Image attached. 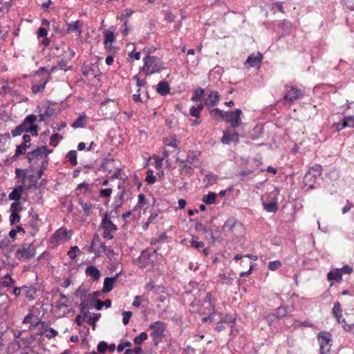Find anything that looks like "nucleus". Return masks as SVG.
Wrapping results in <instances>:
<instances>
[{
    "instance_id": "56",
    "label": "nucleus",
    "mask_w": 354,
    "mask_h": 354,
    "mask_svg": "<svg viewBox=\"0 0 354 354\" xmlns=\"http://www.w3.org/2000/svg\"><path fill=\"white\" fill-rule=\"evenodd\" d=\"M236 319L232 317L230 315H225L224 317H223L221 319V323H229V324H235Z\"/></svg>"
},
{
    "instance_id": "47",
    "label": "nucleus",
    "mask_w": 354,
    "mask_h": 354,
    "mask_svg": "<svg viewBox=\"0 0 354 354\" xmlns=\"http://www.w3.org/2000/svg\"><path fill=\"white\" fill-rule=\"evenodd\" d=\"M206 179L208 181V184L209 185H214L216 183L218 180V176L213 174V173H209L205 176Z\"/></svg>"
},
{
    "instance_id": "35",
    "label": "nucleus",
    "mask_w": 354,
    "mask_h": 354,
    "mask_svg": "<svg viewBox=\"0 0 354 354\" xmlns=\"http://www.w3.org/2000/svg\"><path fill=\"white\" fill-rule=\"evenodd\" d=\"M317 178L312 176L310 174L306 173L304 177V183L306 186H308V188L312 189L315 188L314 183Z\"/></svg>"
},
{
    "instance_id": "13",
    "label": "nucleus",
    "mask_w": 354,
    "mask_h": 354,
    "mask_svg": "<svg viewBox=\"0 0 354 354\" xmlns=\"http://www.w3.org/2000/svg\"><path fill=\"white\" fill-rule=\"evenodd\" d=\"M101 225L104 231L114 232L117 230V226L109 218L107 214L103 217Z\"/></svg>"
},
{
    "instance_id": "59",
    "label": "nucleus",
    "mask_w": 354,
    "mask_h": 354,
    "mask_svg": "<svg viewBox=\"0 0 354 354\" xmlns=\"http://www.w3.org/2000/svg\"><path fill=\"white\" fill-rule=\"evenodd\" d=\"M212 234H213L211 236L212 238H213L212 243L221 241V232L218 230H212Z\"/></svg>"
},
{
    "instance_id": "43",
    "label": "nucleus",
    "mask_w": 354,
    "mask_h": 354,
    "mask_svg": "<svg viewBox=\"0 0 354 354\" xmlns=\"http://www.w3.org/2000/svg\"><path fill=\"white\" fill-rule=\"evenodd\" d=\"M15 174L17 177L23 178L22 184L26 183V177L28 176L26 169L17 168L15 170Z\"/></svg>"
},
{
    "instance_id": "61",
    "label": "nucleus",
    "mask_w": 354,
    "mask_h": 354,
    "mask_svg": "<svg viewBox=\"0 0 354 354\" xmlns=\"http://www.w3.org/2000/svg\"><path fill=\"white\" fill-rule=\"evenodd\" d=\"M20 221V216L17 213H12L10 216V223L11 225L19 223Z\"/></svg>"
},
{
    "instance_id": "8",
    "label": "nucleus",
    "mask_w": 354,
    "mask_h": 354,
    "mask_svg": "<svg viewBox=\"0 0 354 354\" xmlns=\"http://www.w3.org/2000/svg\"><path fill=\"white\" fill-rule=\"evenodd\" d=\"M234 129L227 127L223 131V135L221 140L223 144L230 145L231 143H238L239 142V135Z\"/></svg>"
},
{
    "instance_id": "14",
    "label": "nucleus",
    "mask_w": 354,
    "mask_h": 354,
    "mask_svg": "<svg viewBox=\"0 0 354 354\" xmlns=\"http://www.w3.org/2000/svg\"><path fill=\"white\" fill-rule=\"evenodd\" d=\"M263 59V55L261 53H258L257 55H250L247 60L246 63H248L252 67H259Z\"/></svg>"
},
{
    "instance_id": "57",
    "label": "nucleus",
    "mask_w": 354,
    "mask_h": 354,
    "mask_svg": "<svg viewBox=\"0 0 354 354\" xmlns=\"http://www.w3.org/2000/svg\"><path fill=\"white\" fill-rule=\"evenodd\" d=\"M184 171L180 174L191 176L194 174V169L192 167L188 165H184Z\"/></svg>"
},
{
    "instance_id": "3",
    "label": "nucleus",
    "mask_w": 354,
    "mask_h": 354,
    "mask_svg": "<svg viewBox=\"0 0 354 354\" xmlns=\"http://www.w3.org/2000/svg\"><path fill=\"white\" fill-rule=\"evenodd\" d=\"M149 327L152 330L150 335L152 337L153 343L155 346H157L165 337L166 324L161 321H157L151 323Z\"/></svg>"
},
{
    "instance_id": "9",
    "label": "nucleus",
    "mask_w": 354,
    "mask_h": 354,
    "mask_svg": "<svg viewBox=\"0 0 354 354\" xmlns=\"http://www.w3.org/2000/svg\"><path fill=\"white\" fill-rule=\"evenodd\" d=\"M304 93L301 89L293 86H286V92L284 94V99L286 100L293 102L302 97Z\"/></svg>"
},
{
    "instance_id": "49",
    "label": "nucleus",
    "mask_w": 354,
    "mask_h": 354,
    "mask_svg": "<svg viewBox=\"0 0 354 354\" xmlns=\"http://www.w3.org/2000/svg\"><path fill=\"white\" fill-rule=\"evenodd\" d=\"M145 181L149 185H152L156 183V176H154L153 174V171L151 170L148 171V174H147V177L145 178Z\"/></svg>"
},
{
    "instance_id": "37",
    "label": "nucleus",
    "mask_w": 354,
    "mask_h": 354,
    "mask_svg": "<svg viewBox=\"0 0 354 354\" xmlns=\"http://www.w3.org/2000/svg\"><path fill=\"white\" fill-rule=\"evenodd\" d=\"M205 93V91L201 87H198L195 89L194 95L191 97L192 102H198L201 100V97Z\"/></svg>"
},
{
    "instance_id": "48",
    "label": "nucleus",
    "mask_w": 354,
    "mask_h": 354,
    "mask_svg": "<svg viewBox=\"0 0 354 354\" xmlns=\"http://www.w3.org/2000/svg\"><path fill=\"white\" fill-rule=\"evenodd\" d=\"M147 204V200L144 194H141L138 195V202L136 206L137 209L142 208Z\"/></svg>"
},
{
    "instance_id": "29",
    "label": "nucleus",
    "mask_w": 354,
    "mask_h": 354,
    "mask_svg": "<svg viewBox=\"0 0 354 354\" xmlns=\"http://www.w3.org/2000/svg\"><path fill=\"white\" fill-rule=\"evenodd\" d=\"M345 127L354 128V115L345 117L343 120V123L341 124V127H338V131Z\"/></svg>"
},
{
    "instance_id": "34",
    "label": "nucleus",
    "mask_w": 354,
    "mask_h": 354,
    "mask_svg": "<svg viewBox=\"0 0 354 354\" xmlns=\"http://www.w3.org/2000/svg\"><path fill=\"white\" fill-rule=\"evenodd\" d=\"M216 194L213 192H209L203 196L202 201L207 205H212L215 203Z\"/></svg>"
},
{
    "instance_id": "6",
    "label": "nucleus",
    "mask_w": 354,
    "mask_h": 354,
    "mask_svg": "<svg viewBox=\"0 0 354 354\" xmlns=\"http://www.w3.org/2000/svg\"><path fill=\"white\" fill-rule=\"evenodd\" d=\"M35 254V247L33 243H24L16 250V257L19 259H30Z\"/></svg>"
},
{
    "instance_id": "41",
    "label": "nucleus",
    "mask_w": 354,
    "mask_h": 354,
    "mask_svg": "<svg viewBox=\"0 0 354 354\" xmlns=\"http://www.w3.org/2000/svg\"><path fill=\"white\" fill-rule=\"evenodd\" d=\"M133 10L131 9H126L120 16V19L124 21V26L127 24L128 19L133 15Z\"/></svg>"
},
{
    "instance_id": "46",
    "label": "nucleus",
    "mask_w": 354,
    "mask_h": 354,
    "mask_svg": "<svg viewBox=\"0 0 354 354\" xmlns=\"http://www.w3.org/2000/svg\"><path fill=\"white\" fill-rule=\"evenodd\" d=\"M281 266V263L280 261H278V260L270 261L268 265L269 270H270L272 271L277 270Z\"/></svg>"
},
{
    "instance_id": "52",
    "label": "nucleus",
    "mask_w": 354,
    "mask_h": 354,
    "mask_svg": "<svg viewBox=\"0 0 354 354\" xmlns=\"http://www.w3.org/2000/svg\"><path fill=\"white\" fill-rule=\"evenodd\" d=\"M80 252V249L77 245L71 248L67 254L71 259H75L76 257V253Z\"/></svg>"
},
{
    "instance_id": "23",
    "label": "nucleus",
    "mask_w": 354,
    "mask_h": 354,
    "mask_svg": "<svg viewBox=\"0 0 354 354\" xmlns=\"http://www.w3.org/2000/svg\"><path fill=\"white\" fill-rule=\"evenodd\" d=\"M327 279L328 281L339 282L342 280V272L339 268L333 269L328 272Z\"/></svg>"
},
{
    "instance_id": "31",
    "label": "nucleus",
    "mask_w": 354,
    "mask_h": 354,
    "mask_svg": "<svg viewBox=\"0 0 354 354\" xmlns=\"http://www.w3.org/2000/svg\"><path fill=\"white\" fill-rule=\"evenodd\" d=\"M288 308L281 305L278 308H277L275 313L272 314L270 316H273L278 319H281L286 317L288 315Z\"/></svg>"
},
{
    "instance_id": "7",
    "label": "nucleus",
    "mask_w": 354,
    "mask_h": 354,
    "mask_svg": "<svg viewBox=\"0 0 354 354\" xmlns=\"http://www.w3.org/2000/svg\"><path fill=\"white\" fill-rule=\"evenodd\" d=\"M241 114L242 111L239 109H236L232 111H226L225 112V115L223 120L230 124V127L236 128L242 124V120L241 119Z\"/></svg>"
},
{
    "instance_id": "51",
    "label": "nucleus",
    "mask_w": 354,
    "mask_h": 354,
    "mask_svg": "<svg viewBox=\"0 0 354 354\" xmlns=\"http://www.w3.org/2000/svg\"><path fill=\"white\" fill-rule=\"evenodd\" d=\"M21 209V205L19 201H15L10 205V211L12 213H17V212H20Z\"/></svg>"
},
{
    "instance_id": "15",
    "label": "nucleus",
    "mask_w": 354,
    "mask_h": 354,
    "mask_svg": "<svg viewBox=\"0 0 354 354\" xmlns=\"http://www.w3.org/2000/svg\"><path fill=\"white\" fill-rule=\"evenodd\" d=\"M219 102V94L217 91H212L208 97L205 100V105L208 106H214Z\"/></svg>"
},
{
    "instance_id": "25",
    "label": "nucleus",
    "mask_w": 354,
    "mask_h": 354,
    "mask_svg": "<svg viewBox=\"0 0 354 354\" xmlns=\"http://www.w3.org/2000/svg\"><path fill=\"white\" fill-rule=\"evenodd\" d=\"M86 274L87 276L91 277L93 281H97L100 277V270L94 266H91L86 268Z\"/></svg>"
},
{
    "instance_id": "45",
    "label": "nucleus",
    "mask_w": 354,
    "mask_h": 354,
    "mask_svg": "<svg viewBox=\"0 0 354 354\" xmlns=\"http://www.w3.org/2000/svg\"><path fill=\"white\" fill-rule=\"evenodd\" d=\"M198 159V154L197 153V152L189 151L186 161H187V162L189 164H192L195 160H197Z\"/></svg>"
},
{
    "instance_id": "54",
    "label": "nucleus",
    "mask_w": 354,
    "mask_h": 354,
    "mask_svg": "<svg viewBox=\"0 0 354 354\" xmlns=\"http://www.w3.org/2000/svg\"><path fill=\"white\" fill-rule=\"evenodd\" d=\"M115 39V35L111 32H107L105 33V39L104 43L105 44H111Z\"/></svg>"
},
{
    "instance_id": "2",
    "label": "nucleus",
    "mask_w": 354,
    "mask_h": 354,
    "mask_svg": "<svg viewBox=\"0 0 354 354\" xmlns=\"http://www.w3.org/2000/svg\"><path fill=\"white\" fill-rule=\"evenodd\" d=\"M157 250L150 252L148 249L143 250L140 257L135 260V263L140 268H152L155 265Z\"/></svg>"
},
{
    "instance_id": "36",
    "label": "nucleus",
    "mask_w": 354,
    "mask_h": 354,
    "mask_svg": "<svg viewBox=\"0 0 354 354\" xmlns=\"http://www.w3.org/2000/svg\"><path fill=\"white\" fill-rule=\"evenodd\" d=\"M124 193H125V191L122 190L119 194H118L115 197L114 201L112 204L113 207L115 208V209H117L122 206Z\"/></svg>"
},
{
    "instance_id": "26",
    "label": "nucleus",
    "mask_w": 354,
    "mask_h": 354,
    "mask_svg": "<svg viewBox=\"0 0 354 354\" xmlns=\"http://www.w3.org/2000/svg\"><path fill=\"white\" fill-rule=\"evenodd\" d=\"M262 205L263 206L264 209H266L268 212L274 213L278 209L277 199L270 203H266L263 201Z\"/></svg>"
},
{
    "instance_id": "39",
    "label": "nucleus",
    "mask_w": 354,
    "mask_h": 354,
    "mask_svg": "<svg viewBox=\"0 0 354 354\" xmlns=\"http://www.w3.org/2000/svg\"><path fill=\"white\" fill-rule=\"evenodd\" d=\"M86 124V116H79L73 123L72 127L74 129L83 127Z\"/></svg>"
},
{
    "instance_id": "21",
    "label": "nucleus",
    "mask_w": 354,
    "mask_h": 354,
    "mask_svg": "<svg viewBox=\"0 0 354 354\" xmlns=\"http://www.w3.org/2000/svg\"><path fill=\"white\" fill-rule=\"evenodd\" d=\"M24 189V187L23 185H19L15 187L9 194L8 198L11 201H18L21 198Z\"/></svg>"
},
{
    "instance_id": "62",
    "label": "nucleus",
    "mask_w": 354,
    "mask_h": 354,
    "mask_svg": "<svg viewBox=\"0 0 354 354\" xmlns=\"http://www.w3.org/2000/svg\"><path fill=\"white\" fill-rule=\"evenodd\" d=\"M341 324H342V327L344 329L348 332H353L354 325L353 324H348L346 323L345 319H341Z\"/></svg>"
},
{
    "instance_id": "11",
    "label": "nucleus",
    "mask_w": 354,
    "mask_h": 354,
    "mask_svg": "<svg viewBox=\"0 0 354 354\" xmlns=\"http://www.w3.org/2000/svg\"><path fill=\"white\" fill-rule=\"evenodd\" d=\"M51 152L50 150H48L46 146H41L40 147H37L32 151L28 152L26 154V158L28 159V162H32L35 159L41 156L43 154L47 155Z\"/></svg>"
},
{
    "instance_id": "30",
    "label": "nucleus",
    "mask_w": 354,
    "mask_h": 354,
    "mask_svg": "<svg viewBox=\"0 0 354 354\" xmlns=\"http://www.w3.org/2000/svg\"><path fill=\"white\" fill-rule=\"evenodd\" d=\"M322 171V167L319 164H316L310 167L307 171L308 174H310L312 176H315V178L321 176Z\"/></svg>"
},
{
    "instance_id": "32",
    "label": "nucleus",
    "mask_w": 354,
    "mask_h": 354,
    "mask_svg": "<svg viewBox=\"0 0 354 354\" xmlns=\"http://www.w3.org/2000/svg\"><path fill=\"white\" fill-rule=\"evenodd\" d=\"M332 313L333 316L337 319V322L340 323L342 318V309L339 302H335L334 304L333 308L332 309Z\"/></svg>"
},
{
    "instance_id": "44",
    "label": "nucleus",
    "mask_w": 354,
    "mask_h": 354,
    "mask_svg": "<svg viewBox=\"0 0 354 354\" xmlns=\"http://www.w3.org/2000/svg\"><path fill=\"white\" fill-rule=\"evenodd\" d=\"M148 338V335L146 332H142L140 333L139 335L136 336L134 339L133 342L136 344L140 345L145 340H147Z\"/></svg>"
},
{
    "instance_id": "20",
    "label": "nucleus",
    "mask_w": 354,
    "mask_h": 354,
    "mask_svg": "<svg viewBox=\"0 0 354 354\" xmlns=\"http://www.w3.org/2000/svg\"><path fill=\"white\" fill-rule=\"evenodd\" d=\"M237 225H241V224L234 218L230 217L223 224V229L225 232H233L234 228Z\"/></svg>"
},
{
    "instance_id": "17",
    "label": "nucleus",
    "mask_w": 354,
    "mask_h": 354,
    "mask_svg": "<svg viewBox=\"0 0 354 354\" xmlns=\"http://www.w3.org/2000/svg\"><path fill=\"white\" fill-rule=\"evenodd\" d=\"M66 33L68 34L71 32H75L77 35H80L82 34V24L79 20H77L75 21H73L70 24H66Z\"/></svg>"
},
{
    "instance_id": "10",
    "label": "nucleus",
    "mask_w": 354,
    "mask_h": 354,
    "mask_svg": "<svg viewBox=\"0 0 354 354\" xmlns=\"http://www.w3.org/2000/svg\"><path fill=\"white\" fill-rule=\"evenodd\" d=\"M105 246L104 243L101 241L99 235L95 234L93 236L89 252H93L96 256H100Z\"/></svg>"
},
{
    "instance_id": "19",
    "label": "nucleus",
    "mask_w": 354,
    "mask_h": 354,
    "mask_svg": "<svg viewBox=\"0 0 354 354\" xmlns=\"http://www.w3.org/2000/svg\"><path fill=\"white\" fill-rule=\"evenodd\" d=\"M21 290L29 301H32L35 299L37 290L34 286H24L21 287Z\"/></svg>"
},
{
    "instance_id": "64",
    "label": "nucleus",
    "mask_w": 354,
    "mask_h": 354,
    "mask_svg": "<svg viewBox=\"0 0 354 354\" xmlns=\"http://www.w3.org/2000/svg\"><path fill=\"white\" fill-rule=\"evenodd\" d=\"M112 194L111 188L102 189L100 191V195L102 197H110Z\"/></svg>"
},
{
    "instance_id": "1",
    "label": "nucleus",
    "mask_w": 354,
    "mask_h": 354,
    "mask_svg": "<svg viewBox=\"0 0 354 354\" xmlns=\"http://www.w3.org/2000/svg\"><path fill=\"white\" fill-rule=\"evenodd\" d=\"M142 71L146 75H150L156 73H160L165 69L164 64L160 58L151 56L147 54L143 58Z\"/></svg>"
},
{
    "instance_id": "28",
    "label": "nucleus",
    "mask_w": 354,
    "mask_h": 354,
    "mask_svg": "<svg viewBox=\"0 0 354 354\" xmlns=\"http://www.w3.org/2000/svg\"><path fill=\"white\" fill-rule=\"evenodd\" d=\"M50 79V76L48 75V77L45 80H44L41 83H40L39 84H33L32 86V93H37L42 92L44 90L45 86Z\"/></svg>"
},
{
    "instance_id": "4",
    "label": "nucleus",
    "mask_w": 354,
    "mask_h": 354,
    "mask_svg": "<svg viewBox=\"0 0 354 354\" xmlns=\"http://www.w3.org/2000/svg\"><path fill=\"white\" fill-rule=\"evenodd\" d=\"M319 354H330L332 335L327 331H321L317 335Z\"/></svg>"
},
{
    "instance_id": "60",
    "label": "nucleus",
    "mask_w": 354,
    "mask_h": 354,
    "mask_svg": "<svg viewBox=\"0 0 354 354\" xmlns=\"http://www.w3.org/2000/svg\"><path fill=\"white\" fill-rule=\"evenodd\" d=\"M123 319L122 322L124 325H127L129 322V319L132 316V313L131 311H124L122 313Z\"/></svg>"
},
{
    "instance_id": "58",
    "label": "nucleus",
    "mask_w": 354,
    "mask_h": 354,
    "mask_svg": "<svg viewBox=\"0 0 354 354\" xmlns=\"http://www.w3.org/2000/svg\"><path fill=\"white\" fill-rule=\"evenodd\" d=\"M24 132V129L19 125L15 129L11 131V134L12 137H17L21 136Z\"/></svg>"
},
{
    "instance_id": "55",
    "label": "nucleus",
    "mask_w": 354,
    "mask_h": 354,
    "mask_svg": "<svg viewBox=\"0 0 354 354\" xmlns=\"http://www.w3.org/2000/svg\"><path fill=\"white\" fill-rule=\"evenodd\" d=\"M97 348L99 353H103L108 349V344L104 341L100 342Z\"/></svg>"
},
{
    "instance_id": "22",
    "label": "nucleus",
    "mask_w": 354,
    "mask_h": 354,
    "mask_svg": "<svg viewBox=\"0 0 354 354\" xmlns=\"http://www.w3.org/2000/svg\"><path fill=\"white\" fill-rule=\"evenodd\" d=\"M37 120V116L33 114H30L26 117L22 123L19 124L23 129H24V132H28V129L31 125L35 122Z\"/></svg>"
},
{
    "instance_id": "63",
    "label": "nucleus",
    "mask_w": 354,
    "mask_h": 354,
    "mask_svg": "<svg viewBox=\"0 0 354 354\" xmlns=\"http://www.w3.org/2000/svg\"><path fill=\"white\" fill-rule=\"evenodd\" d=\"M339 270L342 272V274L343 273L350 274L353 272V267L348 265L344 266L342 268H339Z\"/></svg>"
},
{
    "instance_id": "24",
    "label": "nucleus",
    "mask_w": 354,
    "mask_h": 354,
    "mask_svg": "<svg viewBox=\"0 0 354 354\" xmlns=\"http://www.w3.org/2000/svg\"><path fill=\"white\" fill-rule=\"evenodd\" d=\"M157 92L161 95H166L170 92V86L167 82H160L156 88Z\"/></svg>"
},
{
    "instance_id": "27",
    "label": "nucleus",
    "mask_w": 354,
    "mask_h": 354,
    "mask_svg": "<svg viewBox=\"0 0 354 354\" xmlns=\"http://www.w3.org/2000/svg\"><path fill=\"white\" fill-rule=\"evenodd\" d=\"M55 113V109L47 106L44 113L39 114V121L44 122L50 118Z\"/></svg>"
},
{
    "instance_id": "50",
    "label": "nucleus",
    "mask_w": 354,
    "mask_h": 354,
    "mask_svg": "<svg viewBox=\"0 0 354 354\" xmlns=\"http://www.w3.org/2000/svg\"><path fill=\"white\" fill-rule=\"evenodd\" d=\"M62 139V136L58 133L53 134L50 138V145L53 147H56L57 145V140Z\"/></svg>"
},
{
    "instance_id": "53",
    "label": "nucleus",
    "mask_w": 354,
    "mask_h": 354,
    "mask_svg": "<svg viewBox=\"0 0 354 354\" xmlns=\"http://www.w3.org/2000/svg\"><path fill=\"white\" fill-rule=\"evenodd\" d=\"M197 237L194 236L193 239L190 241V245L194 248H201L204 247L203 241H198Z\"/></svg>"
},
{
    "instance_id": "42",
    "label": "nucleus",
    "mask_w": 354,
    "mask_h": 354,
    "mask_svg": "<svg viewBox=\"0 0 354 354\" xmlns=\"http://www.w3.org/2000/svg\"><path fill=\"white\" fill-rule=\"evenodd\" d=\"M191 221L194 223V229L196 231L203 232L204 234L208 232V228H207L203 223L196 219H193Z\"/></svg>"
},
{
    "instance_id": "38",
    "label": "nucleus",
    "mask_w": 354,
    "mask_h": 354,
    "mask_svg": "<svg viewBox=\"0 0 354 354\" xmlns=\"http://www.w3.org/2000/svg\"><path fill=\"white\" fill-rule=\"evenodd\" d=\"M66 157L72 166H76L77 165V151L75 150L69 151L66 154Z\"/></svg>"
},
{
    "instance_id": "12",
    "label": "nucleus",
    "mask_w": 354,
    "mask_h": 354,
    "mask_svg": "<svg viewBox=\"0 0 354 354\" xmlns=\"http://www.w3.org/2000/svg\"><path fill=\"white\" fill-rule=\"evenodd\" d=\"M69 233L70 232L67 231L66 229L59 228L53 234L52 239L56 242L66 241L71 238Z\"/></svg>"
},
{
    "instance_id": "18",
    "label": "nucleus",
    "mask_w": 354,
    "mask_h": 354,
    "mask_svg": "<svg viewBox=\"0 0 354 354\" xmlns=\"http://www.w3.org/2000/svg\"><path fill=\"white\" fill-rule=\"evenodd\" d=\"M82 73L84 76H93L94 77L97 75V67L93 64L92 65H83Z\"/></svg>"
},
{
    "instance_id": "16",
    "label": "nucleus",
    "mask_w": 354,
    "mask_h": 354,
    "mask_svg": "<svg viewBox=\"0 0 354 354\" xmlns=\"http://www.w3.org/2000/svg\"><path fill=\"white\" fill-rule=\"evenodd\" d=\"M119 274H116L114 277H106L104 281V286L102 288L103 292H109L112 290L113 283L117 280Z\"/></svg>"
},
{
    "instance_id": "33",
    "label": "nucleus",
    "mask_w": 354,
    "mask_h": 354,
    "mask_svg": "<svg viewBox=\"0 0 354 354\" xmlns=\"http://www.w3.org/2000/svg\"><path fill=\"white\" fill-rule=\"evenodd\" d=\"M28 181V183L23 184L24 187H26L28 189H30L33 187H37V179L33 174L28 175L26 177V182Z\"/></svg>"
},
{
    "instance_id": "40",
    "label": "nucleus",
    "mask_w": 354,
    "mask_h": 354,
    "mask_svg": "<svg viewBox=\"0 0 354 354\" xmlns=\"http://www.w3.org/2000/svg\"><path fill=\"white\" fill-rule=\"evenodd\" d=\"M30 146H31L30 144H29L28 145H17L16 147L15 156L18 157L21 155L26 154L27 149H29L30 147Z\"/></svg>"
},
{
    "instance_id": "5",
    "label": "nucleus",
    "mask_w": 354,
    "mask_h": 354,
    "mask_svg": "<svg viewBox=\"0 0 354 354\" xmlns=\"http://www.w3.org/2000/svg\"><path fill=\"white\" fill-rule=\"evenodd\" d=\"M79 309L80 313L82 315L84 320H86L89 325L92 326L93 330H95L96 327V322L101 317V314L93 313L92 316L91 314L88 312V304L84 301L80 303L79 305Z\"/></svg>"
}]
</instances>
